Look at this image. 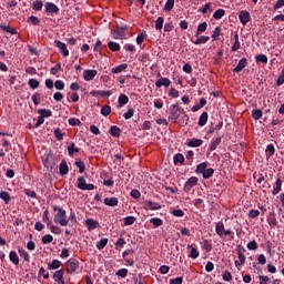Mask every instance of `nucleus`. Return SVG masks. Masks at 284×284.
Returning a JSON list of instances; mask_svg holds the SVG:
<instances>
[{"mask_svg":"<svg viewBox=\"0 0 284 284\" xmlns=\"http://www.w3.org/2000/svg\"><path fill=\"white\" fill-rule=\"evenodd\" d=\"M53 212H57L53 217L54 223H58L59 225H61V227H67L70 221L68 220V213L65 212V210H63L61 206L55 205L53 206Z\"/></svg>","mask_w":284,"mask_h":284,"instance_id":"nucleus-1","label":"nucleus"},{"mask_svg":"<svg viewBox=\"0 0 284 284\" xmlns=\"http://www.w3.org/2000/svg\"><path fill=\"white\" fill-rule=\"evenodd\" d=\"M183 112V109L179 106V103L171 104L169 109V121L172 123H176L181 116V113Z\"/></svg>","mask_w":284,"mask_h":284,"instance_id":"nucleus-2","label":"nucleus"},{"mask_svg":"<svg viewBox=\"0 0 284 284\" xmlns=\"http://www.w3.org/2000/svg\"><path fill=\"white\" fill-rule=\"evenodd\" d=\"M236 252L239 261H235V267L241 270L243 265H245V261H247V257L245 256V247L237 245Z\"/></svg>","mask_w":284,"mask_h":284,"instance_id":"nucleus-3","label":"nucleus"},{"mask_svg":"<svg viewBox=\"0 0 284 284\" xmlns=\"http://www.w3.org/2000/svg\"><path fill=\"white\" fill-rule=\"evenodd\" d=\"M215 233L220 237L230 236V234H232V230L231 229L225 230V224L223 223V221H220L215 224Z\"/></svg>","mask_w":284,"mask_h":284,"instance_id":"nucleus-4","label":"nucleus"},{"mask_svg":"<svg viewBox=\"0 0 284 284\" xmlns=\"http://www.w3.org/2000/svg\"><path fill=\"white\" fill-rule=\"evenodd\" d=\"M78 189L82 191H92L94 190V184H87L84 176L78 178Z\"/></svg>","mask_w":284,"mask_h":284,"instance_id":"nucleus-5","label":"nucleus"},{"mask_svg":"<svg viewBox=\"0 0 284 284\" xmlns=\"http://www.w3.org/2000/svg\"><path fill=\"white\" fill-rule=\"evenodd\" d=\"M125 30H128V28L125 27H120L118 30H112L111 31V37L112 39H125Z\"/></svg>","mask_w":284,"mask_h":284,"instance_id":"nucleus-6","label":"nucleus"},{"mask_svg":"<svg viewBox=\"0 0 284 284\" xmlns=\"http://www.w3.org/2000/svg\"><path fill=\"white\" fill-rule=\"evenodd\" d=\"M44 9L48 14H59V7L53 2H45Z\"/></svg>","mask_w":284,"mask_h":284,"instance_id":"nucleus-7","label":"nucleus"},{"mask_svg":"<svg viewBox=\"0 0 284 284\" xmlns=\"http://www.w3.org/2000/svg\"><path fill=\"white\" fill-rule=\"evenodd\" d=\"M196 185H199V178L196 176H191L184 184V190H186V192H190V190H192V187H196Z\"/></svg>","mask_w":284,"mask_h":284,"instance_id":"nucleus-8","label":"nucleus"},{"mask_svg":"<svg viewBox=\"0 0 284 284\" xmlns=\"http://www.w3.org/2000/svg\"><path fill=\"white\" fill-rule=\"evenodd\" d=\"M67 265L69 266L68 268L69 274H74V272L79 270V261H77L75 258L68 260Z\"/></svg>","mask_w":284,"mask_h":284,"instance_id":"nucleus-9","label":"nucleus"},{"mask_svg":"<svg viewBox=\"0 0 284 284\" xmlns=\"http://www.w3.org/2000/svg\"><path fill=\"white\" fill-rule=\"evenodd\" d=\"M55 47L60 50L62 57H70V51L68 50V45L59 40L54 41Z\"/></svg>","mask_w":284,"mask_h":284,"instance_id":"nucleus-10","label":"nucleus"},{"mask_svg":"<svg viewBox=\"0 0 284 284\" xmlns=\"http://www.w3.org/2000/svg\"><path fill=\"white\" fill-rule=\"evenodd\" d=\"M239 19L242 26H247V23H250L251 16L247 11L242 10L239 13Z\"/></svg>","mask_w":284,"mask_h":284,"instance_id":"nucleus-11","label":"nucleus"},{"mask_svg":"<svg viewBox=\"0 0 284 284\" xmlns=\"http://www.w3.org/2000/svg\"><path fill=\"white\" fill-rule=\"evenodd\" d=\"M144 210H161V204L159 202H153V201H144Z\"/></svg>","mask_w":284,"mask_h":284,"instance_id":"nucleus-12","label":"nucleus"},{"mask_svg":"<svg viewBox=\"0 0 284 284\" xmlns=\"http://www.w3.org/2000/svg\"><path fill=\"white\" fill-rule=\"evenodd\" d=\"M98 72L94 69L84 70L83 79L84 81H94V77H97Z\"/></svg>","mask_w":284,"mask_h":284,"instance_id":"nucleus-13","label":"nucleus"},{"mask_svg":"<svg viewBox=\"0 0 284 284\" xmlns=\"http://www.w3.org/2000/svg\"><path fill=\"white\" fill-rule=\"evenodd\" d=\"M63 268L55 271L53 274V281L58 284H65V281L63 280Z\"/></svg>","mask_w":284,"mask_h":284,"instance_id":"nucleus-14","label":"nucleus"},{"mask_svg":"<svg viewBox=\"0 0 284 284\" xmlns=\"http://www.w3.org/2000/svg\"><path fill=\"white\" fill-rule=\"evenodd\" d=\"M172 84V81H170L168 78H161L160 80L155 81V87L156 88H170Z\"/></svg>","mask_w":284,"mask_h":284,"instance_id":"nucleus-15","label":"nucleus"},{"mask_svg":"<svg viewBox=\"0 0 284 284\" xmlns=\"http://www.w3.org/2000/svg\"><path fill=\"white\" fill-rule=\"evenodd\" d=\"M221 140H222L221 136H217V138L213 139L211 141V144L209 145L207 151L209 152H214V150H216L219 148V145H221Z\"/></svg>","mask_w":284,"mask_h":284,"instance_id":"nucleus-16","label":"nucleus"},{"mask_svg":"<svg viewBox=\"0 0 284 284\" xmlns=\"http://www.w3.org/2000/svg\"><path fill=\"white\" fill-rule=\"evenodd\" d=\"M246 65H247V59L242 58L239 61L237 65L234 68L233 72L235 73L242 72Z\"/></svg>","mask_w":284,"mask_h":284,"instance_id":"nucleus-17","label":"nucleus"},{"mask_svg":"<svg viewBox=\"0 0 284 284\" xmlns=\"http://www.w3.org/2000/svg\"><path fill=\"white\" fill-rule=\"evenodd\" d=\"M104 205H108L109 207H116V205H119V199L118 197H105Z\"/></svg>","mask_w":284,"mask_h":284,"instance_id":"nucleus-18","label":"nucleus"},{"mask_svg":"<svg viewBox=\"0 0 284 284\" xmlns=\"http://www.w3.org/2000/svg\"><path fill=\"white\" fill-rule=\"evenodd\" d=\"M187 148H201L203 145V140L192 139L186 143Z\"/></svg>","mask_w":284,"mask_h":284,"instance_id":"nucleus-19","label":"nucleus"},{"mask_svg":"<svg viewBox=\"0 0 284 284\" xmlns=\"http://www.w3.org/2000/svg\"><path fill=\"white\" fill-rule=\"evenodd\" d=\"M128 70V63H122L118 67H114L111 72L112 74H121V72H125Z\"/></svg>","mask_w":284,"mask_h":284,"instance_id":"nucleus-20","label":"nucleus"},{"mask_svg":"<svg viewBox=\"0 0 284 284\" xmlns=\"http://www.w3.org/2000/svg\"><path fill=\"white\" fill-rule=\"evenodd\" d=\"M85 225H87L89 231H92V230H97L99 227V222H97L93 219H88L85 221Z\"/></svg>","mask_w":284,"mask_h":284,"instance_id":"nucleus-21","label":"nucleus"},{"mask_svg":"<svg viewBox=\"0 0 284 284\" xmlns=\"http://www.w3.org/2000/svg\"><path fill=\"white\" fill-rule=\"evenodd\" d=\"M282 187H283V181L281 179H277L272 191L273 196H276V194L281 192Z\"/></svg>","mask_w":284,"mask_h":284,"instance_id":"nucleus-22","label":"nucleus"},{"mask_svg":"<svg viewBox=\"0 0 284 284\" xmlns=\"http://www.w3.org/2000/svg\"><path fill=\"white\" fill-rule=\"evenodd\" d=\"M68 152L69 156H74V152L75 154H79V152H81V149L77 148V144H74V142H71L68 146Z\"/></svg>","mask_w":284,"mask_h":284,"instance_id":"nucleus-23","label":"nucleus"},{"mask_svg":"<svg viewBox=\"0 0 284 284\" xmlns=\"http://www.w3.org/2000/svg\"><path fill=\"white\" fill-rule=\"evenodd\" d=\"M32 10H34V12H41L43 10V1L34 0L32 2Z\"/></svg>","mask_w":284,"mask_h":284,"instance_id":"nucleus-24","label":"nucleus"},{"mask_svg":"<svg viewBox=\"0 0 284 284\" xmlns=\"http://www.w3.org/2000/svg\"><path fill=\"white\" fill-rule=\"evenodd\" d=\"M130 102V98H128L125 94H120L118 99L119 108H123V105H128Z\"/></svg>","mask_w":284,"mask_h":284,"instance_id":"nucleus-25","label":"nucleus"},{"mask_svg":"<svg viewBox=\"0 0 284 284\" xmlns=\"http://www.w3.org/2000/svg\"><path fill=\"white\" fill-rule=\"evenodd\" d=\"M173 163H174V165H176V164H181V165H183V163H185V156H183V154H181V153H178V154H175L174 156H173Z\"/></svg>","mask_w":284,"mask_h":284,"instance_id":"nucleus-26","label":"nucleus"},{"mask_svg":"<svg viewBox=\"0 0 284 284\" xmlns=\"http://www.w3.org/2000/svg\"><path fill=\"white\" fill-rule=\"evenodd\" d=\"M207 119H209V115H207V112H203L201 115H200V119H199V125L200 128H203L207 124Z\"/></svg>","mask_w":284,"mask_h":284,"instance_id":"nucleus-27","label":"nucleus"},{"mask_svg":"<svg viewBox=\"0 0 284 284\" xmlns=\"http://www.w3.org/2000/svg\"><path fill=\"white\" fill-rule=\"evenodd\" d=\"M59 170H60V174H61L62 176H65V174H68V172H69L70 169L68 168V163H67L65 161H62V162L60 163Z\"/></svg>","mask_w":284,"mask_h":284,"instance_id":"nucleus-28","label":"nucleus"},{"mask_svg":"<svg viewBox=\"0 0 284 284\" xmlns=\"http://www.w3.org/2000/svg\"><path fill=\"white\" fill-rule=\"evenodd\" d=\"M108 45L111 52H119L121 50V44H119L118 42L110 41Z\"/></svg>","mask_w":284,"mask_h":284,"instance_id":"nucleus-29","label":"nucleus"},{"mask_svg":"<svg viewBox=\"0 0 284 284\" xmlns=\"http://www.w3.org/2000/svg\"><path fill=\"white\" fill-rule=\"evenodd\" d=\"M207 170V162H202L196 166V174H203Z\"/></svg>","mask_w":284,"mask_h":284,"instance_id":"nucleus-30","label":"nucleus"},{"mask_svg":"<svg viewBox=\"0 0 284 284\" xmlns=\"http://www.w3.org/2000/svg\"><path fill=\"white\" fill-rule=\"evenodd\" d=\"M187 250H191V253H190V258H199V256H200V253H199V251L196 250V247H192V245L191 244H189L187 246Z\"/></svg>","mask_w":284,"mask_h":284,"instance_id":"nucleus-31","label":"nucleus"},{"mask_svg":"<svg viewBox=\"0 0 284 284\" xmlns=\"http://www.w3.org/2000/svg\"><path fill=\"white\" fill-rule=\"evenodd\" d=\"M9 260L11 261V263H13V265H18L19 264V255H17V252L10 251Z\"/></svg>","mask_w":284,"mask_h":284,"instance_id":"nucleus-32","label":"nucleus"},{"mask_svg":"<svg viewBox=\"0 0 284 284\" xmlns=\"http://www.w3.org/2000/svg\"><path fill=\"white\" fill-rule=\"evenodd\" d=\"M38 114H40L44 119H50V116H52V111L48 109H39Z\"/></svg>","mask_w":284,"mask_h":284,"instance_id":"nucleus-33","label":"nucleus"},{"mask_svg":"<svg viewBox=\"0 0 284 284\" xmlns=\"http://www.w3.org/2000/svg\"><path fill=\"white\" fill-rule=\"evenodd\" d=\"M207 41H210V37L207 36H201L200 38H197L193 43L194 45H201L203 43H207Z\"/></svg>","mask_w":284,"mask_h":284,"instance_id":"nucleus-34","label":"nucleus"},{"mask_svg":"<svg viewBox=\"0 0 284 284\" xmlns=\"http://www.w3.org/2000/svg\"><path fill=\"white\" fill-rule=\"evenodd\" d=\"M223 17H225V11L223 9H217L213 13V19H215L216 21H220V19H223Z\"/></svg>","mask_w":284,"mask_h":284,"instance_id":"nucleus-35","label":"nucleus"},{"mask_svg":"<svg viewBox=\"0 0 284 284\" xmlns=\"http://www.w3.org/2000/svg\"><path fill=\"white\" fill-rule=\"evenodd\" d=\"M111 113H112V106H110L108 104L102 106V109H101L102 116H110Z\"/></svg>","mask_w":284,"mask_h":284,"instance_id":"nucleus-36","label":"nucleus"},{"mask_svg":"<svg viewBox=\"0 0 284 284\" xmlns=\"http://www.w3.org/2000/svg\"><path fill=\"white\" fill-rule=\"evenodd\" d=\"M61 267V261L53 260L50 264H48V270H59Z\"/></svg>","mask_w":284,"mask_h":284,"instance_id":"nucleus-37","label":"nucleus"},{"mask_svg":"<svg viewBox=\"0 0 284 284\" xmlns=\"http://www.w3.org/2000/svg\"><path fill=\"white\" fill-rule=\"evenodd\" d=\"M105 245H108V237L101 239V240L97 243L95 247H97L98 250H104V248H105Z\"/></svg>","mask_w":284,"mask_h":284,"instance_id":"nucleus-38","label":"nucleus"},{"mask_svg":"<svg viewBox=\"0 0 284 284\" xmlns=\"http://www.w3.org/2000/svg\"><path fill=\"white\" fill-rule=\"evenodd\" d=\"M173 8H174V0H166L164 4V11L172 12Z\"/></svg>","mask_w":284,"mask_h":284,"instance_id":"nucleus-39","label":"nucleus"},{"mask_svg":"<svg viewBox=\"0 0 284 284\" xmlns=\"http://www.w3.org/2000/svg\"><path fill=\"white\" fill-rule=\"evenodd\" d=\"M18 252L23 261H26L27 263L30 262V254H28L26 250L19 248Z\"/></svg>","mask_w":284,"mask_h":284,"instance_id":"nucleus-40","label":"nucleus"},{"mask_svg":"<svg viewBox=\"0 0 284 284\" xmlns=\"http://www.w3.org/2000/svg\"><path fill=\"white\" fill-rule=\"evenodd\" d=\"M110 132H111V136H115V138L121 136V129H119V126H115V125L111 126Z\"/></svg>","mask_w":284,"mask_h":284,"instance_id":"nucleus-41","label":"nucleus"},{"mask_svg":"<svg viewBox=\"0 0 284 284\" xmlns=\"http://www.w3.org/2000/svg\"><path fill=\"white\" fill-rule=\"evenodd\" d=\"M163 23H165V20L163 19V17H159L155 20V30H163Z\"/></svg>","mask_w":284,"mask_h":284,"instance_id":"nucleus-42","label":"nucleus"},{"mask_svg":"<svg viewBox=\"0 0 284 284\" xmlns=\"http://www.w3.org/2000/svg\"><path fill=\"white\" fill-rule=\"evenodd\" d=\"M150 223H152L154 227H161V225H163V220H161L160 217H152L150 220Z\"/></svg>","mask_w":284,"mask_h":284,"instance_id":"nucleus-43","label":"nucleus"},{"mask_svg":"<svg viewBox=\"0 0 284 284\" xmlns=\"http://www.w3.org/2000/svg\"><path fill=\"white\" fill-rule=\"evenodd\" d=\"M203 179H212V176H214V169H206L203 173H202Z\"/></svg>","mask_w":284,"mask_h":284,"instance_id":"nucleus-44","label":"nucleus"},{"mask_svg":"<svg viewBox=\"0 0 284 284\" xmlns=\"http://www.w3.org/2000/svg\"><path fill=\"white\" fill-rule=\"evenodd\" d=\"M77 168H79L80 174H83L85 172V162L78 160L75 161Z\"/></svg>","mask_w":284,"mask_h":284,"instance_id":"nucleus-45","label":"nucleus"},{"mask_svg":"<svg viewBox=\"0 0 284 284\" xmlns=\"http://www.w3.org/2000/svg\"><path fill=\"white\" fill-rule=\"evenodd\" d=\"M0 199L4 201V203H10V194L7 191L0 192Z\"/></svg>","mask_w":284,"mask_h":284,"instance_id":"nucleus-46","label":"nucleus"},{"mask_svg":"<svg viewBox=\"0 0 284 284\" xmlns=\"http://www.w3.org/2000/svg\"><path fill=\"white\" fill-rule=\"evenodd\" d=\"M221 37V27H216L212 33L213 41H219V38Z\"/></svg>","mask_w":284,"mask_h":284,"instance_id":"nucleus-47","label":"nucleus"},{"mask_svg":"<svg viewBox=\"0 0 284 284\" xmlns=\"http://www.w3.org/2000/svg\"><path fill=\"white\" fill-rule=\"evenodd\" d=\"M275 152H276V149L274 148V144H268L266 146V154L268 156H274Z\"/></svg>","mask_w":284,"mask_h":284,"instance_id":"nucleus-48","label":"nucleus"},{"mask_svg":"<svg viewBox=\"0 0 284 284\" xmlns=\"http://www.w3.org/2000/svg\"><path fill=\"white\" fill-rule=\"evenodd\" d=\"M203 247L205 252H212V241L203 240Z\"/></svg>","mask_w":284,"mask_h":284,"instance_id":"nucleus-49","label":"nucleus"},{"mask_svg":"<svg viewBox=\"0 0 284 284\" xmlns=\"http://www.w3.org/2000/svg\"><path fill=\"white\" fill-rule=\"evenodd\" d=\"M28 22L32 23V26H39L41 23V20H39L37 16H30Z\"/></svg>","mask_w":284,"mask_h":284,"instance_id":"nucleus-50","label":"nucleus"},{"mask_svg":"<svg viewBox=\"0 0 284 284\" xmlns=\"http://www.w3.org/2000/svg\"><path fill=\"white\" fill-rule=\"evenodd\" d=\"M52 241H54V237L50 234H45L44 236H42V243L44 245H48V243H52Z\"/></svg>","mask_w":284,"mask_h":284,"instance_id":"nucleus-51","label":"nucleus"},{"mask_svg":"<svg viewBox=\"0 0 284 284\" xmlns=\"http://www.w3.org/2000/svg\"><path fill=\"white\" fill-rule=\"evenodd\" d=\"M255 61L257 63H267V55L258 54V55L255 57Z\"/></svg>","mask_w":284,"mask_h":284,"instance_id":"nucleus-52","label":"nucleus"},{"mask_svg":"<svg viewBox=\"0 0 284 284\" xmlns=\"http://www.w3.org/2000/svg\"><path fill=\"white\" fill-rule=\"evenodd\" d=\"M136 223V217L134 216H126L124 219V225H134Z\"/></svg>","mask_w":284,"mask_h":284,"instance_id":"nucleus-53","label":"nucleus"},{"mask_svg":"<svg viewBox=\"0 0 284 284\" xmlns=\"http://www.w3.org/2000/svg\"><path fill=\"white\" fill-rule=\"evenodd\" d=\"M252 116L255 121H258V119H261L263 116V111H261L260 109L254 110L252 112Z\"/></svg>","mask_w":284,"mask_h":284,"instance_id":"nucleus-54","label":"nucleus"},{"mask_svg":"<svg viewBox=\"0 0 284 284\" xmlns=\"http://www.w3.org/2000/svg\"><path fill=\"white\" fill-rule=\"evenodd\" d=\"M246 247L247 250L256 251L258 250V244L256 243V241H251L247 243Z\"/></svg>","mask_w":284,"mask_h":284,"instance_id":"nucleus-55","label":"nucleus"},{"mask_svg":"<svg viewBox=\"0 0 284 284\" xmlns=\"http://www.w3.org/2000/svg\"><path fill=\"white\" fill-rule=\"evenodd\" d=\"M132 116H134V109H128V111L123 114L125 121L132 119Z\"/></svg>","mask_w":284,"mask_h":284,"instance_id":"nucleus-56","label":"nucleus"},{"mask_svg":"<svg viewBox=\"0 0 284 284\" xmlns=\"http://www.w3.org/2000/svg\"><path fill=\"white\" fill-rule=\"evenodd\" d=\"M29 87H30L32 90H37V88H39V80H37V79H30V80H29Z\"/></svg>","mask_w":284,"mask_h":284,"instance_id":"nucleus-57","label":"nucleus"},{"mask_svg":"<svg viewBox=\"0 0 284 284\" xmlns=\"http://www.w3.org/2000/svg\"><path fill=\"white\" fill-rule=\"evenodd\" d=\"M169 97H171L172 99H179V90L171 87V89L169 90Z\"/></svg>","mask_w":284,"mask_h":284,"instance_id":"nucleus-58","label":"nucleus"},{"mask_svg":"<svg viewBox=\"0 0 284 284\" xmlns=\"http://www.w3.org/2000/svg\"><path fill=\"white\" fill-rule=\"evenodd\" d=\"M115 275H118L120 278H125V276H128V268H120Z\"/></svg>","mask_w":284,"mask_h":284,"instance_id":"nucleus-59","label":"nucleus"},{"mask_svg":"<svg viewBox=\"0 0 284 284\" xmlns=\"http://www.w3.org/2000/svg\"><path fill=\"white\" fill-rule=\"evenodd\" d=\"M54 136L58 141H63V132H61V129H55L54 130Z\"/></svg>","mask_w":284,"mask_h":284,"instance_id":"nucleus-60","label":"nucleus"},{"mask_svg":"<svg viewBox=\"0 0 284 284\" xmlns=\"http://www.w3.org/2000/svg\"><path fill=\"white\" fill-rule=\"evenodd\" d=\"M222 278H223V281H226L227 283H230V281H232V273H230V271H225L222 274Z\"/></svg>","mask_w":284,"mask_h":284,"instance_id":"nucleus-61","label":"nucleus"},{"mask_svg":"<svg viewBox=\"0 0 284 284\" xmlns=\"http://www.w3.org/2000/svg\"><path fill=\"white\" fill-rule=\"evenodd\" d=\"M135 41L138 45H141L145 41V33H139Z\"/></svg>","mask_w":284,"mask_h":284,"instance_id":"nucleus-62","label":"nucleus"},{"mask_svg":"<svg viewBox=\"0 0 284 284\" xmlns=\"http://www.w3.org/2000/svg\"><path fill=\"white\" fill-rule=\"evenodd\" d=\"M260 284H270V277L265 275H260L258 276Z\"/></svg>","mask_w":284,"mask_h":284,"instance_id":"nucleus-63","label":"nucleus"},{"mask_svg":"<svg viewBox=\"0 0 284 284\" xmlns=\"http://www.w3.org/2000/svg\"><path fill=\"white\" fill-rule=\"evenodd\" d=\"M170 284H183V277L179 276L173 280H170Z\"/></svg>","mask_w":284,"mask_h":284,"instance_id":"nucleus-64","label":"nucleus"}]
</instances>
